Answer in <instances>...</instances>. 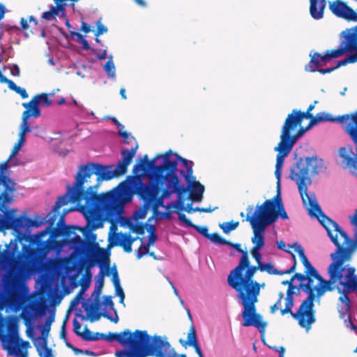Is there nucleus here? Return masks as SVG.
Returning a JSON list of instances; mask_svg holds the SVG:
<instances>
[{
	"label": "nucleus",
	"mask_w": 357,
	"mask_h": 357,
	"mask_svg": "<svg viewBox=\"0 0 357 357\" xmlns=\"http://www.w3.org/2000/svg\"><path fill=\"white\" fill-rule=\"evenodd\" d=\"M175 163L169 162L167 166H155L154 173L151 176L148 183L142 182V174L128 176L126 179L120 183L119 188L111 192L116 195L115 211L111 214H105L108 217L114 215L122 204L131 199L132 195H137L144 201L143 205L134 213L136 219H144L149 209L156 214L159 207L164 206V199L169 197L172 194L178 195L180 202L182 196L186 194V189L179 188L178 179L173 174Z\"/></svg>",
	"instance_id": "f257e3e1"
},
{
	"label": "nucleus",
	"mask_w": 357,
	"mask_h": 357,
	"mask_svg": "<svg viewBox=\"0 0 357 357\" xmlns=\"http://www.w3.org/2000/svg\"><path fill=\"white\" fill-rule=\"evenodd\" d=\"M258 270V265L250 266L248 253H243L238 265L230 272L227 282L238 292V296L241 300L243 306L242 326H253L263 334L267 324L262 320L261 315L257 313L255 303L258 301L260 286L257 281L253 280Z\"/></svg>",
	"instance_id": "f03ea898"
},
{
	"label": "nucleus",
	"mask_w": 357,
	"mask_h": 357,
	"mask_svg": "<svg viewBox=\"0 0 357 357\" xmlns=\"http://www.w3.org/2000/svg\"><path fill=\"white\" fill-rule=\"evenodd\" d=\"M83 178L79 174H76L75 181L73 188L68 185V190L66 194L58 197L53 207V213L49 221L53 225L59 214L60 208L69 202L79 204L85 201L81 211L85 214L87 220V225L91 230L96 229L101 227L98 221L100 213L111 214L115 211L116 195L112 192H107L100 195H94L91 188H86L83 184Z\"/></svg>",
	"instance_id": "7ed1b4c3"
},
{
	"label": "nucleus",
	"mask_w": 357,
	"mask_h": 357,
	"mask_svg": "<svg viewBox=\"0 0 357 357\" xmlns=\"http://www.w3.org/2000/svg\"><path fill=\"white\" fill-rule=\"evenodd\" d=\"M150 339L146 331L136 330L132 333L128 329L121 333L104 334L103 337V340L116 341L123 347L128 348L116 351V357H176L175 349L166 337L154 336L151 344Z\"/></svg>",
	"instance_id": "20e7f679"
},
{
	"label": "nucleus",
	"mask_w": 357,
	"mask_h": 357,
	"mask_svg": "<svg viewBox=\"0 0 357 357\" xmlns=\"http://www.w3.org/2000/svg\"><path fill=\"white\" fill-rule=\"evenodd\" d=\"M324 171L322 160L317 157L300 158L291 168L290 178L297 185L303 204L307 207L308 214L316 218L327 231L331 241L335 244V235L330 229V225L335 227V222L328 218L321 211L314 193L307 192V185L311 184L310 176Z\"/></svg>",
	"instance_id": "39448f33"
},
{
	"label": "nucleus",
	"mask_w": 357,
	"mask_h": 357,
	"mask_svg": "<svg viewBox=\"0 0 357 357\" xmlns=\"http://www.w3.org/2000/svg\"><path fill=\"white\" fill-rule=\"evenodd\" d=\"M350 222L355 226L354 238H351L348 234L336 223V281L347 289L348 287H357V281L354 280L356 268L349 264H344L352 259L354 252L357 250V210L354 215L349 216Z\"/></svg>",
	"instance_id": "423d86ee"
},
{
	"label": "nucleus",
	"mask_w": 357,
	"mask_h": 357,
	"mask_svg": "<svg viewBox=\"0 0 357 357\" xmlns=\"http://www.w3.org/2000/svg\"><path fill=\"white\" fill-rule=\"evenodd\" d=\"M23 248L27 249L26 255L18 251L17 244H15L11 250H9V245H7L5 250L0 251V270L6 269L2 282L7 292H13L18 288L31 259L36 256L35 250L25 245Z\"/></svg>",
	"instance_id": "0eeeda50"
},
{
	"label": "nucleus",
	"mask_w": 357,
	"mask_h": 357,
	"mask_svg": "<svg viewBox=\"0 0 357 357\" xmlns=\"http://www.w3.org/2000/svg\"><path fill=\"white\" fill-rule=\"evenodd\" d=\"M169 162L175 163V169L172 172L173 174L178 179V187L185 188L187 193L188 188L181 185L180 178L176 173L179 172L181 175L183 176L188 183H190L191 178H193L192 162L187 160L176 153H173L172 150H168L164 154H158L151 160H149L147 155H144L143 158L133 166L132 172L134 174H137L139 171L144 172L148 168H151L153 169V174L155 166L166 167Z\"/></svg>",
	"instance_id": "6e6552de"
},
{
	"label": "nucleus",
	"mask_w": 357,
	"mask_h": 357,
	"mask_svg": "<svg viewBox=\"0 0 357 357\" xmlns=\"http://www.w3.org/2000/svg\"><path fill=\"white\" fill-rule=\"evenodd\" d=\"M305 273L308 276V282L307 283H300L298 290L302 289L307 294V297L301 303L299 314L302 315L304 313H309L310 321L312 320V314L311 309L314 307V301L316 296H321L327 291L333 290L331 283L333 281H328L324 279L311 264L305 268Z\"/></svg>",
	"instance_id": "1a4fd4ad"
},
{
	"label": "nucleus",
	"mask_w": 357,
	"mask_h": 357,
	"mask_svg": "<svg viewBox=\"0 0 357 357\" xmlns=\"http://www.w3.org/2000/svg\"><path fill=\"white\" fill-rule=\"evenodd\" d=\"M77 174L83 178V184L86 183V188H91L93 194H96V190L102 180L109 181L116 177L113 171V166H104L98 163H89L81 165Z\"/></svg>",
	"instance_id": "9d476101"
},
{
	"label": "nucleus",
	"mask_w": 357,
	"mask_h": 357,
	"mask_svg": "<svg viewBox=\"0 0 357 357\" xmlns=\"http://www.w3.org/2000/svg\"><path fill=\"white\" fill-rule=\"evenodd\" d=\"M340 40L336 48V58L346 53L348 54L344 59L336 61V69L348 63H357V25L342 31Z\"/></svg>",
	"instance_id": "9b49d317"
},
{
	"label": "nucleus",
	"mask_w": 357,
	"mask_h": 357,
	"mask_svg": "<svg viewBox=\"0 0 357 357\" xmlns=\"http://www.w3.org/2000/svg\"><path fill=\"white\" fill-rule=\"evenodd\" d=\"M68 213V211H65L62 215H61L58 222V228L51 229V234L49 238L45 241H40L42 237L45 236L48 232V229H45L44 231L38 233L36 236L38 241V248L43 254H47L50 250L54 249L57 243V241L54 238L61 235L69 236L73 233V227L66 226L63 224L64 216Z\"/></svg>",
	"instance_id": "f8f14e48"
},
{
	"label": "nucleus",
	"mask_w": 357,
	"mask_h": 357,
	"mask_svg": "<svg viewBox=\"0 0 357 357\" xmlns=\"http://www.w3.org/2000/svg\"><path fill=\"white\" fill-rule=\"evenodd\" d=\"M296 289H298V287L295 286H291L290 287H288L286 293V297L284 298L285 300V307L284 309H280V313L282 315H284L286 314H290L291 317L296 319L298 321V323L299 326L304 328L306 332H308L311 328L312 325L316 321V317H315V311L314 310V307H312L311 311L312 314V320L310 321V317L309 313L307 312L304 314H299V311L301 309V305L299 306L298 310L296 312H292V308L294 307V295L295 294L294 290Z\"/></svg>",
	"instance_id": "ddd939ff"
},
{
	"label": "nucleus",
	"mask_w": 357,
	"mask_h": 357,
	"mask_svg": "<svg viewBox=\"0 0 357 357\" xmlns=\"http://www.w3.org/2000/svg\"><path fill=\"white\" fill-rule=\"evenodd\" d=\"M102 289L100 288V287H98L95 285L93 292L91 295L92 297H94V303L89 304L85 302L83 303L82 307L86 312L87 317L89 318L91 322L98 321L100 319L101 317H103L116 324L119 321V317L116 311L114 317H112L107 312L102 313L98 312L100 306V297L102 292Z\"/></svg>",
	"instance_id": "4468645a"
},
{
	"label": "nucleus",
	"mask_w": 357,
	"mask_h": 357,
	"mask_svg": "<svg viewBox=\"0 0 357 357\" xmlns=\"http://www.w3.org/2000/svg\"><path fill=\"white\" fill-rule=\"evenodd\" d=\"M246 220L248 221L252 228L254 236L252 242L254 244L252 248L262 249L264 246V231L269 225L259 215L255 213L252 215L248 213Z\"/></svg>",
	"instance_id": "2eb2a0df"
},
{
	"label": "nucleus",
	"mask_w": 357,
	"mask_h": 357,
	"mask_svg": "<svg viewBox=\"0 0 357 357\" xmlns=\"http://www.w3.org/2000/svg\"><path fill=\"white\" fill-rule=\"evenodd\" d=\"M310 61L305 68L310 72L318 71L321 74H326L333 72L335 70V66L327 68H323L328 62L335 58V49L328 50L325 54L319 53L310 54Z\"/></svg>",
	"instance_id": "dca6fc26"
},
{
	"label": "nucleus",
	"mask_w": 357,
	"mask_h": 357,
	"mask_svg": "<svg viewBox=\"0 0 357 357\" xmlns=\"http://www.w3.org/2000/svg\"><path fill=\"white\" fill-rule=\"evenodd\" d=\"M8 159L0 164V200L4 199V202H12L13 201V193L15 191L16 183L8 176L3 174L8 167Z\"/></svg>",
	"instance_id": "f3484780"
},
{
	"label": "nucleus",
	"mask_w": 357,
	"mask_h": 357,
	"mask_svg": "<svg viewBox=\"0 0 357 357\" xmlns=\"http://www.w3.org/2000/svg\"><path fill=\"white\" fill-rule=\"evenodd\" d=\"M86 240L82 239L79 235L75 234L73 238V242L75 248V250L80 255H89L94 248H98L99 245L96 243V235L91 232L84 234Z\"/></svg>",
	"instance_id": "a211bd4d"
},
{
	"label": "nucleus",
	"mask_w": 357,
	"mask_h": 357,
	"mask_svg": "<svg viewBox=\"0 0 357 357\" xmlns=\"http://www.w3.org/2000/svg\"><path fill=\"white\" fill-rule=\"evenodd\" d=\"M304 119H306L301 110L294 109L289 114L282 128L280 139L285 138L288 134H291L298 126H300Z\"/></svg>",
	"instance_id": "6ab92c4d"
},
{
	"label": "nucleus",
	"mask_w": 357,
	"mask_h": 357,
	"mask_svg": "<svg viewBox=\"0 0 357 357\" xmlns=\"http://www.w3.org/2000/svg\"><path fill=\"white\" fill-rule=\"evenodd\" d=\"M138 147V144L136 143L130 150L123 149L121 151V154L122 155V159L119 161L116 167L113 169L116 177L122 176L127 172L128 167L132 162V158L135 157Z\"/></svg>",
	"instance_id": "aec40b11"
},
{
	"label": "nucleus",
	"mask_w": 357,
	"mask_h": 357,
	"mask_svg": "<svg viewBox=\"0 0 357 357\" xmlns=\"http://www.w3.org/2000/svg\"><path fill=\"white\" fill-rule=\"evenodd\" d=\"M3 201L4 199L0 200V211L3 213V216L0 215V229L14 231L15 216L17 210L16 208L7 210L6 204L10 202H4Z\"/></svg>",
	"instance_id": "412c9836"
},
{
	"label": "nucleus",
	"mask_w": 357,
	"mask_h": 357,
	"mask_svg": "<svg viewBox=\"0 0 357 357\" xmlns=\"http://www.w3.org/2000/svg\"><path fill=\"white\" fill-rule=\"evenodd\" d=\"M41 101L46 107L52 105V100L49 98L48 94L41 93L33 96L29 102H24L22 106L33 112V117H38L41 114V111L38 107Z\"/></svg>",
	"instance_id": "4be33fe9"
},
{
	"label": "nucleus",
	"mask_w": 357,
	"mask_h": 357,
	"mask_svg": "<svg viewBox=\"0 0 357 357\" xmlns=\"http://www.w3.org/2000/svg\"><path fill=\"white\" fill-rule=\"evenodd\" d=\"M282 206H283V202L281 197L280 186H277L276 195L273 198L266 200L261 206H257L255 213L256 215H260L273 208H281Z\"/></svg>",
	"instance_id": "5701e85b"
},
{
	"label": "nucleus",
	"mask_w": 357,
	"mask_h": 357,
	"mask_svg": "<svg viewBox=\"0 0 357 357\" xmlns=\"http://www.w3.org/2000/svg\"><path fill=\"white\" fill-rule=\"evenodd\" d=\"M41 225V221L32 220L31 218L24 215H20V216L15 215L14 231L20 234L25 228L29 229L31 227H39Z\"/></svg>",
	"instance_id": "b1692460"
},
{
	"label": "nucleus",
	"mask_w": 357,
	"mask_h": 357,
	"mask_svg": "<svg viewBox=\"0 0 357 357\" xmlns=\"http://www.w3.org/2000/svg\"><path fill=\"white\" fill-rule=\"evenodd\" d=\"M336 16L349 22H357V13L342 0H336Z\"/></svg>",
	"instance_id": "393cba45"
},
{
	"label": "nucleus",
	"mask_w": 357,
	"mask_h": 357,
	"mask_svg": "<svg viewBox=\"0 0 357 357\" xmlns=\"http://www.w3.org/2000/svg\"><path fill=\"white\" fill-rule=\"evenodd\" d=\"M178 342L184 347H187L188 346L193 347L195 351L198 355V357H204L202 349L198 343L196 330L193 324H191L189 328L187 340H184L183 339H180Z\"/></svg>",
	"instance_id": "a878e982"
},
{
	"label": "nucleus",
	"mask_w": 357,
	"mask_h": 357,
	"mask_svg": "<svg viewBox=\"0 0 357 357\" xmlns=\"http://www.w3.org/2000/svg\"><path fill=\"white\" fill-rule=\"evenodd\" d=\"M269 225L277 221L278 217L282 220L289 218L286 213L284 205L280 207L264 212L259 215Z\"/></svg>",
	"instance_id": "bb28decb"
},
{
	"label": "nucleus",
	"mask_w": 357,
	"mask_h": 357,
	"mask_svg": "<svg viewBox=\"0 0 357 357\" xmlns=\"http://www.w3.org/2000/svg\"><path fill=\"white\" fill-rule=\"evenodd\" d=\"M292 149L293 147L280 139L278 146L274 149L275 151L278 152L276 156L275 167L282 168L284 158L289 154Z\"/></svg>",
	"instance_id": "cd10ccee"
},
{
	"label": "nucleus",
	"mask_w": 357,
	"mask_h": 357,
	"mask_svg": "<svg viewBox=\"0 0 357 357\" xmlns=\"http://www.w3.org/2000/svg\"><path fill=\"white\" fill-rule=\"evenodd\" d=\"M326 6V0H310V13L312 17L314 20L321 19Z\"/></svg>",
	"instance_id": "c85d7f7f"
},
{
	"label": "nucleus",
	"mask_w": 357,
	"mask_h": 357,
	"mask_svg": "<svg viewBox=\"0 0 357 357\" xmlns=\"http://www.w3.org/2000/svg\"><path fill=\"white\" fill-rule=\"evenodd\" d=\"M348 294L343 292V294L339 298L341 303L338 307V312L340 317L344 320V323H347V319L351 317V301L348 297Z\"/></svg>",
	"instance_id": "c756f323"
},
{
	"label": "nucleus",
	"mask_w": 357,
	"mask_h": 357,
	"mask_svg": "<svg viewBox=\"0 0 357 357\" xmlns=\"http://www.w3.org/2000/svg\"><path fill=\"white\" fill-rule=\"evenodd\" d=\"M192 180V183L189 184L190 190V198L195 202H200L203 197L204 191V186L201 184L199 181L195 180V178H191Z\"/></svg>",
	"instance_id": "7c9ffc66"
},
{
	"label": "nucleus",
	"mask_w": 357,
	"mask_h": 357,
	"mask_svg": "<svg viewBox=\"0 0 357 357\" xmlns=\"http://www.w3.org/2000/svg\"><path fill=\"white\" fill-rule=\"evenodd\" d=\"M137 239V237H132L128 234H120L116 237V244L123 248L126 252H132V245Z\"/></svg>",
	"instance_id": "2f4dec72"
},
{
	"label": "nucleus",
	"mask_w": 357,
	"mask_h": 357,
	"mask_svg": "<svg viewBox=\"0 0 357 357\" xmlns=\"http://www.w3.org/2000/svg\"><path fill=\"white\" fill-rule=\"evenodd\" d=\"M5 321H6V327L8 332L13 335L17 334L18 331L17 318L15 316L10 315L3 319L0 316V328L4 326Z\"/></svg>",
	"instance_id": "473e14b6"
},
{
	"label": "nucleus",
	"mask_w": 357,
	"mask_h": 357,
	"mask_svg": "<svg viewBox=\"0 0 357 357\" xmlns=\"http://www.w3.org/2000/svg\"><path fill=\"white\" fill-rule=\"evenodd\" d=\"M311 128L312 127H309V124L306 127H302L300 126V128L297 130L296 134L293 135H291V134H288V135L285 138H281L280 139L284 141L285 143H287L291 147H294L297 140L300 137H301L305 134V132Z\"/></svg>",
	"instance_id": "72a5a7b5"
},
{
	"label": "nucleus",
	"mask_w": 357,
	"mask_h": 357,
	"mask_svg": "<svg viewBox=\"0 0 357 357\" xmlns=\"http://www.w3.org/2000/svg\"><path fill=\"white\" fill-rule=\"evenodd\" d=\"M31 116H33V112L30 109H26L22 113V121L21 123V131L20 132L19 137L25 138V135L26 133L31 131L29 124L28 123V119Z\"/></svg>",
	"instance_id": "f704fd0d"
},
{
	"label": "nucleus",
	"mask_w": 357,
	"mask_h": 357,
	"mask_svg": "<svg viewBox=\"0 0 357 357\" xmlns=\"http://www.w3.org/2000/svg\"><path fill=\"white\" fill-rule=\"evenodd\" d=\"M326 121L334 122L335 117H333V116H331L328 114H326L325 112H319V113L317 114V115L313 116L310 119L309 127H312L315 125L319 124V123L326 122Z\"/></svg>",
	"instance_id": "c9c22d12"
},
{
	"label": "nucleus",
	"mask_w": 357,
	"mask_h": 357,
	"mask_svg": "<svg viewBox=\"0 0 357 357\" xmlns=\"http://www.w3.org/2000/svg\"><path fill=\"white\" fill-rule=\"evenodd\" d=\"M352 122L348 126L347 133L354 144H357V110L351 115Z\"/></svg>",
	"instance_id": "e433bc0d"
},
{
	"label": "nucleus",
	"mask_w": 357,
	"mask_h": 357,
	"mask_svg": "<svg viewBox=\"0 0 357 357\" xmlns=\"http://www.w3.org/2000/svg\"><path fill=\"white\" fill-rule=\"evenodd\" d=\"M4 349L7 350L8 354H13L14 350L15 340L13 337L9 334H4L1 337Z\"/></svg>",
	"instance_id": "4c0bfd02"
},
{
	"label": "nucleus",
	"mask_w": 357,
	"mask_h": 357,
	"mask_svg": "<svg viewBox=\"0 0 357 357\" xmlns=\"http://www.w3.org/2000/svg\"><path fill=\"white\" fill-rule=\"evenodd\" d=\"M258 268H259V271L261 272L266 271L268 274L271 275H283V272L278 271V269L274 268L273 265L271 263H259L258 265Z\"/></svg>",
	"instance_id": "58836bf2"
},
{
	"label": "nucleus",
	"mask_w": 357,
	"mask_h": 357,
	"mask_svg": "<svg viewBox=\"0 0 357 357\" xmlns=\"http://www.w3.org/2000/svg\"><path fill=\"white\" fill-rule=\"evenodd\" d=\"M105 265H106L107 269V272H106V275H109L110 274V269H109V260L108 258L105 260ZM105 275V273H104L103 270L101 269L99 274L97 276L96 286H97L98 287H100V288H101V289L103 288Z\"/></svg>",
	"instance_id": "ea45409f"
},
{
	"label": "nucleus",
	"mask_w": 357,
	"mask_h": 357,
	"mask_svg": "<svg viewBox=\"0 0 357 357\" xmlns=\"http://www.w3.org/2000/svg\"><path fill=\"white\" fill-rule=\"evenodd\" d=\"M104 69L109 77L114 78L116 76V68L112 61V57L110 56L104 66Z\"/></svg>",
	"instance_id": "a19ab883"
},
{
	"label": "nucleus",
	"mask_w": 357,
	"mask_h": 357,
	"mask_svg": "<svg viewBox=\"0 0 357 357\" xmlns=\"http://www.w3.org/2000/svg\"><path fill=\"white\" fill-rule=\"evenodd\" d=\"M238 225L239 222L230 221L220 224L219 227L222 229L225 234H228L231 231L236 229Z\"/></svg>",
	"instance_id": "79ce46f5"
},
{
	"label": "nucleus",
	"mask_w": 357,
	"mask_h": 357,
	"mask_svg": "<svg viewBox=\"0 0 357 357\" xmlns=\"http://www.w3.org/2000/svg\"><path fill=\"white\" fill-rule=\"evenodd\" d=\"M59 15V9L56 6H52L51 8L45 11L42 15V18L47 20L51 21Z\"/></svg>",
	"instance_id": "37998d69"
},
{
	"label": "nucleus",
	"mask_w": 357,
	"mask_h": 357,
	"mask_svg": "<svg viewBox=\"0 0 357 357\" xmlns=\"http://www.w3.org/2000/svg\"><path fill=\"white\" fill-rule=\"evenodd\" d=\"M25 142V138H22L19 137V139L17 140V142L14 145L11 153L9 155V159H11L12 158L15 157L19 151L20 150L21 147L24 145Z\"/></svg>",
	"instance_id": "c03bdc74"
},
{
	"label": "nucleus",
	"mask_w": 357,
	"mask_h": 357,
	"mask_svg": "<svg viewBox=\"0 0 357 357\" xmlns=\"http://www.w3.org/2000/svg\"><path fill=\"white\" fill-rule=\"evenodd\" d=\"M207 238L215 243L220 245H226V243H228V241L220 236L218 233L210 234Z\"/></svg>",
	"instance_id": "a18cd8bd"
},
{
	"label": "nucleus",
	"mask_w": 357,
	"mask_h": 357,
	"mask_svg": "<svg viewBox=\"0 0 357 357\" xmlns=\"http://www.w3.org/2000/svg\"><path fill=\"white\" fill-rule=\"evenodd\" d=\"M330 257L333 261L329 265L328 271L330 275V281H333V282H335V252H332L330 255Z\"/></svg>",
	"instance_id": "49530a36"
},
{
	"label": "nucleus",
	"mask_w": 357,
	"mask_h": 357,
	"mask_svg": "<svg viewBox=\"0 0 357 357\" xmlns=\"http://www.w3.org/2000/svg\"><path fill=\"white\" fill-rule=\"evenodd\" d=\"M289 246L294 248L295 251L298 252L301 261L307 258L305 254L303 247L298 243H294L292 245H289Z\"/></svg>",
	"instance_id": "de8ad7c7"
},
{
	"label": "nucleus",
	"mask_w": 357,
	"mask_h": 357,
	"mask_svg": "<svg viewBox=\"0 0 357 357\" xmlns=\"http://www.w3.org/2000/svg\"><path fill=\"white\" fill-rule=\"evenodd\" d=\"M21 317L24 321V324L29 328L33 321V316L29 312L22 311Z\"/></svg>",
	"instance_id": "09e8293b"
},
{
	"label": "nucleus",
	"mask_w": 357,
	"mask_h": 357,
	"mask_svg": "<svg viewBox=\"0 0 357 357\" xmlns=\"http://www.w3.org/2000/svg\"><path fill=\"white\" fill-rule=\"evenodd\" d=\"M192 228L195 229L198 233L205 238H208V236H209L210 234L208 233V229L206 226H199L194 224V226H192Z\"/></svg>",
	"instance_id": "8fccbe9b"
},
{
	"label": "nucleus",
	"mask_w": 357,
	"mask_h": 357,
	"mask_svg": "<svg viewBox=\"0 0 357 357\" xmlns=\"http://www.w3.org/2000/svg\"><path fill=\"white\" fill-rule=\"evenodd\" d=\"M286 252H287L291 254V258H292L293 261H294V264H293V265L289 269H287L285 271H284L283 273L291 274V273L295 272V271L296 269V266H297L296 257L295 254H294L290 250H286Z\"/></svg>",
	"instance_id": "3c124183"
},
{
	"label": "nucleus",
	"mask_w": 357,
	"mask_h": 357,
	"mask_svg": "<svg viewBox=\"0 0 357 357\" xmlns=\"http://www.w3.org/2000/svg\"><path fill=\"white\" fill-rule=\"evenodd\" d=\"M130 229L132 232L136 233L139 235H142L144 234V225L141 223L136 224L135 225L130 226Z\"/></svg>",
	"instance_id": "603ef678"
},
{
	"label": "nucleus",
	"mask_w": 357,
	"mask_h": 357,
	"mask_svg": "<svg viewBox=\"0 0 357 357\" xmlns=\"http://www.w3.org/2000/svg\"><path fill=\"white\" fill-rule=\"evenodd\" d=\"M110 273L112 274V282L114 284V287L121 286L120 284V280L118 275V271L115 266H114L111 271Z\"/></svg>",
	"instance_id": "864d4df0"
},
{
	"label": "nucleus",
	"mask_w": 357,
	"mask_h": 357,
	"mask_svg": "<svg viewBox=\"0 0 357 357\" xmlns=\"http://www.w3.org/2000/svg\"><path fill=\"white\" fill-rule=\"evenodd\" d=\"M317 103H318V101L314 100L312 104L309 105L306 112H301V113L303 114V115L305 116V118L306 119H310L314 116L311 112L314 109L315 105Z\"/></svg>",
	"instance_id": "5fc2aeb1"
},
{
	"label": "nucleus",
	"mask_w": 357,
	"mask_h": 357,
	"mask_svg": "<svg viewBox=\"0 0 357 357\" xmlns=\"http://www.w3.org/2000/svg\"><path fill=\"white\" fill-rule=\"evenodd\" d=\"M178 218L180 221H181L185 226L188 227H192L194 224L189 220L186 215L183 213H178Z\"/></svg>",
	"instance_id": "6e6d98bb"
},
{
	"label": "nucleus",
	"mask_w": 357,
	"mask_h": 357,
	"mask_svg": "<svg viewBox=\"0 0 357 357\" xmlns=\"http://www.w3.org/2000/svg\"><path fill=\"white\" fill-rule=\"evenodd\" d=\"M148 231H149L148 243L153 245L157 239V235L155 234L154 227L151 226Z\"/></svg>",
	"instance_id": "4d7b16f0"
},
{
	"label": "nucleus",
	"mask_w": 357,
	"mask_h": 357,
	"mask_svg": "<svg viewBox=\"0 0 357 357\" xmlns=\"http://www.w3.org/2000/svg\"><path fill=\"white\" fill-rule=\"evenodd\" d=\"M259 248H252L250 250L252 257L255 259L258 265H259V263H261V255L259 252Z\"/></svg>",
	"instance_id": "13d9d810"
},
{
	"label": "nucleus",
	"mask_w": 357,
	"mask_h": 357,
	"mask_svg": "<svg viewBox=\"0 0 357 357\" xmlns=\"http://www.w3.org/2000/svg\"><path fill=\"white\" fill-rule=\"evenodd\" d=\"M283 298H284V294L282 292H280L278 294V300L273 305H272L271 307V312L272 314L275 313L279 309V305H280Z\"/></svg>",
	"instance_id": "bf43d9fd"
},
{
	"label": "nucleus",
	"mask_w": 357,
	"mask_h": 357,
	"mask_svg": "<svg viewBox=\"0 0 357 357\" xmlns=\"http://www.w3.org/2000/svg\"><path fill=\"white\" fill-rule=\"evenodd\" d=\"M50 331V327L45 325L41 329V337L43 339L44 345L46 346L47 344V336Z\"/></svg>",
	"instance_id": "052dcab7"
},
{
	"label": "nucleus",
	"mask_w": 357,
	"mask_h": 357,
	"mask_svg": "<svg viewBox=\"0 0 357 357\" xmlns=\"http://www.w3.org/2000/svg\"><path fill=\"white\" fill-rule=\"evenodd\" d=\"M68 319V316L67 315L63 320V324H62V326L61 328V331H60V337H61V339L63 340V341L66 343V342H68L67 339H66V321H67Z\"/></svg>",
	"instance_id": "680f3d73"
},
{
	"label": "nucleus",
	"mask_w": 357,
	"mask_h": 357,
	"mask_svg": "<svg viewBox=\"0 0 357 357\" xmlns=\"http://www.w3.org/2000/svg\"><path fill=\"white\" fill-rule=\"evenodd\" d=\"M103 305L105 307L109 306V310H114V305L112 301V298L111 296H104Z\"/></svg>",
	"instance_id": "e2e57ef3"
},
{
	"label": "nucleus",
	"mask_w": 357,
	"mask_h": 357,
	"mask_svg": "<svg viewBox=\"0 0 357 357\" xmlns=\"http://www.w3.org/2000/svg\"><path fill=\"white\" fill-rule=\"evenodd\" d=\"M107 31V28L101 23L100 20H99L97 22V31L96 33V36H98L104 33H106Z\"/></svg>",
	"instance_id": "0e129e2a"
},
{
	"label": "nucleus",
	"mask_w": 357,
	"mask_h": 357,
	"mask_svg": "<svg viewBox=\"0 0 357 357\" xmlns=\"http://www.w3.org/2000/svg\"><path fill=\"white\" fill-rule=\"evenodd\" d=\"M294 280H298L301 282V283H303L304 281L307 280L308 282V276L303 273H296L292 276Z\"/></svg>",
	"instance_id": "69168bd1"
},
{
	"label": "nucleus",
	"mask_w": 357,
	"mask_h": 357,
	"mask_svg": "<svg viewBox=\"0 0 357 357\" xmlns=\"http://www.w3.org/2000/svg\"><path fill=\"white\" fill-rule=\"evenodd\" d=\"M73 331L75 333V334L78 336H80L82 332L80 331L81 328V324L76 319H74L73 321Z\"/></svg>",
	"instance_id": "338daca9"
},
{
	"label": "nucleus",
	"mask_w": 357,
	"mask_h": 357,
	"mask_svg": "<svg viewBox=\"0 0 357 357\" xmlns=\"http://www.w3.org/2000/svg\"><path fill=\"white\" fill-rule=\"evenodd\" d=\"M114 288H115V291H116V296H119V298H120L119 302L121 303H123V301H124V298H125V294H124V292H123V290L122 287L121 286H119V287H114Z\"/></svg>",
	"instance_id": "774afa93"
}]
</instances>
